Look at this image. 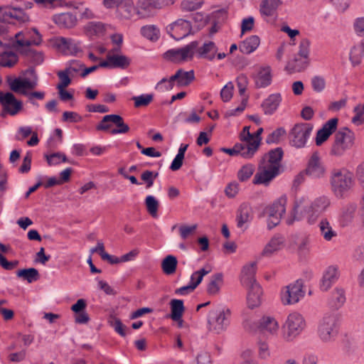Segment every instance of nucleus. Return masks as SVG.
Instances as JSON below:
<instances>
[{"label": "nucleus", "instance_id": "1", "mask_svg": "<svg viewBox=\"0 0 364 364\" xmlns=\"http://www.w3.org/2000/svg\"><path fill=\"white\" fill-rule=\"evenodd\" d=\"M330 204L331 200L326 196L318 197L311 203L304 198L296 200L287 223L291 225L295 220H301L306 215L308 223L314 224L318 216L326 211Z\"/></svg>", "mask_w": 364, "mask_h": 364}, {"label": "nucleus", "instance_id": "2", "mask_svg": "<svg viewBox=\"0 0 364 364\" xmlns=\"http://www.w3.org/2000/svg\"><path fill=\"white\" fill-rule=\"evenodd\" d=\"M282 150L277 148L264 155L259 162L257 172L254 176V184L268 186L279 173Z\"/></svg>", "mask_w": 364, "mask_h": 364}, {"label": "nucleus", "instance_id": "3", "mask_svg": "<svg viewBox=\"0 0 364 364\" xmlns=\"http://www.w3.org/2000/svg\"><path fill=\"white\" fill-rule=\"evenodd\" d=\"M341 315L336 311H327L318 321L316 334L325 344L335 342L340 330Z\"/></svg>", "mask_w": 364, "mask_h": 364}, {"label": "nucleus", "instance_id": "4", "mask_svg": "<svg viewBox=\"0 0 364 364\" xmlns=\"http://www.w3.org/2000/svg\"><path fill=\"white\" fill-rule=\"evenodd\" d=\"M330 183L334 195L338 198L346 197L355 185L353 174L345 168L333 169Z\"/></svg>", "mask_w": 364, "mask_h": 364}, {"label": "nucleus", "instance_id": "5", "mask_svg": "<svg viewBox=\"0 0 364 364\" xmlns=\"http://www.w3.org/2000/svg\"><path fill=\"white\" fill-rule=\"evenodd\" d=\"M230 310L225 306H217L209 311L208 325L210 331L219 334L230 324Z\"/></svg>", "mask_w": 364, "mask_h": 364}, {"label": "nucleus", "instance_id": "6", "mask_svg": "<svg viewBox=\"0 0 364 364\" xmlns=\"http://www.w3.org/2000/svg\"><path fill=\"white\" fill-rule=\"evenodd\" d=\"M353 132L346 127H343L334 135L330 154L334 156H341L353 147Z\"/></svg>", "mask_w": 364, "mask_h": 364}, {"label": "nucleus", "instance_id": "7", "mask_svg": "<svg viewBox=\"0 0 364 364\" xmlns=\"http://www.w3.org/2000/svg\"><path fill=\"white\" fill-rule=\"evenodd\" d=\"M304 296L303 282L299 279L285 286L280 291V299L284 305L297 304Z\"/></svg>", "mask_w": 364, "mask_h": 364}, {"label": "nucleus", "instance_id": "8", "mask_svg": "<svg viewBox=\"0 0 364 364\" xmlns=\"http://www.w3.org/2000/svg\"><path fill=\"white\" fill-rule=\"evenodd\" d=\"M286 204L287 198L282 196L272 205L264 208L263 214L267 218L269 230L279 224L283 214L286 212Z\"/></svg>", "mask_w": 364, "mask_h": 364}, {"label": "nucleus", "instance_id": "9", "mask_svg": "<svg viewBox=\"0 0 364 364\" xmlns=\"http://www.w3.org/2000/svg\"><path fill=\"white\" fill-rule=\"evenodd\" d=\"M285 338L287 341H292L298 336L305 328V321L299 313L290 314L283 326Z\"/></svg>", "mask_w": 364, "mask_h": 364}, {"label": "nucleus", "instance_id": "10", "mask_svg": "<svg viewBox=\"0 0 364 364\" xmlns=\"http://www.w3.org/2000/svg\"><path fill=\"white\" fill-rule=\"evenodd\" d=\"M33 31L36 33V38L32 40L30 39L29 31H20L16 33L11 42L12 47L18 52L26 54L30 50L31 45H39L41 42V36L36 28H33Z\"/></svg>", "mask_w": 364, "mask_h": 364}, {"label": "nucleus", "instance_id": "11", "mask_svg": "<svg viewBox=\"0 0 364 364\" xmlns=\"http://www.w3.org/2000/svg\"><path fill=\"white\" fill-rule=\"evenodd\" d=\"M313 127L308 123L295 124L289 133L290 144L296 148L305 146Z\"/></svg>", "mask_w": 364, "mask_h": 364}, {"label": "nucleus", "instance_id": "12", "mask_svg": "<svg viewBox=\"0 0 364 364\" xmlns=\"http://www.w3.org/2000/svg\"><path fill=\"white\" fill-rule=\"evenodd\" d=\"M197 47L198 41H192L183 48L167 50L164 55L166 59L175 63H181L193 58Z\"/></svg>", "mask_w": 364, "mask_h": 364}, {"label": "nucleus", "instance_id": "13", "mask_svg": "<svg viewBox=\"0 0 364 364\" xmlns=\"http://www.w3.org/2000/svg\"><path fill=\"white\" fill-rule=\"evenodd\" d=\"M164 0H137L135 14L139 18H148L154 16V10L161 7Z\"/></svg>", "mask_w": 364, "mask_h": 364}, {"label": "nucleus", "instance_id": "14", "mask_svg": "<svg viewBox=\"0 0 364 364\" xmlns=\"http://www.w3.org/2000/svg\"><path fill=\"white\" fill-rule=\"evenodd\" d=\"M191 23L184 19H178L166 27L168 33L177 41L188 36L191 32Z\"/></svg>", "mask_w": 364, "mask_h": 364}, {"label": "nucleus", "instance_id": "15", "mask_svg": "<svg viewBox=\"0 0 364 364\" xmlns=\"http://www.w3.org/2000/svg\"><path fill=\"white\" fill-rule=\"evenodd\" d=\"M0 104L4 112L13 116L18 114L22 109L21 101L18 100L11 92L4 94L0 92Z\"/></svg>", "mask_w": 364, "mask_h": 364}, {"label": "nucleus", "instance_id": "16", "mask_svg": "<svg viewBox=\"0 0 364 364\" xmlns=\"http://www.w3.org/2000/svg\"><path fill=\"white\" fill-rule=\"evenodd\" d=\"M306 174L314 178H320L324 176L326 168L323 166L318 152H314L309 159Z\"/></svg>", "mask_w": 364, "mask_h": 364}, {"label": "nucleus", "instance_id": "17", "mask_svg": "<svg viewBox=\"0 0 364 364\" xmlns=\"http://www.w3.org/2000/svg\"><path fill=\"white\" fill-rule=\"evenodd\" d=\"M55 45L66 55H76L81 50L79 42L72 38L58 37L55 39Z\"/></svg>", "mask_w": 364, "mask_h": 364}, {"label": "nucleus", "instance_id": "18", "mask_svg": "<svg viewBox=\"0 0 364 364\" xmlns=\"http://www.w3.org/2000/svg\"><path fill=\"white\" fill-rule=\"evenodd\" d=\"M356 210L357 205L353 203H347L341 208L338 223L341 227H347L353 223Z\"/></svg>", "mask_w": 364, "mask_h": 364}, {"label": "nucleus", "instance_id": "19", "mask_svg": "<svg viewBox=\"0 0 364 364\" xmlns=\"http://www.w3.org/2000/svg\"><path fill=\"white\" fill-rule=\"evenodd\" d=\"M338 119L332 118L327 121L323 127L317 132L316 137V144L318 146L321 145L331 134L336 131L338 124Z\"/></svg>", "mask_w": 364, "mask_h": 364}, {"label": "nucleus", "instance_id": "20", "mask_svg": "<svg viewBox=\"0 0 364 364\" xmlns=\"http://www.w3.org/2000/svg\"><path fill=\"white\" fill-rule=\"evenodd\" d=\"M119 48H115L108 52V58L112 68H127L131 63V59L126 55L119 54Z\"/></svg>", "mask_w": 364, "mask_h": 364}, {"label": "nucleus", "instance_id": "21", "mask_svg": "<svg viewBox=\"0 0 364 364\" xmlns=\"http://www.w3.org/2000/svg\"><path fill=\"white\" fill-rule=\"evenodd\" d=\"M249 289L247 296V303L250 309L259 306L262 302V290L258 283L246 285Z\"/></svg>", "mask_w": 364, "mask_h": 364}, {"label": "nucleus", "instance_id": "22", "mask_svg": "<svg viewBox=\"0 0 364 364\" xmlns=\"http://www.w3.org/2000/svg\"><path fill=\"white\" fill-rule=\"evenodd\" d=\"M339 277V272L336 266L328 267L323 273L320 284V288L322 291L328 290L333 284H334Z\"/></svg>", "mask_w": 364, "mask_h": 364}, {"label": "nucleus", "instance_id": "23", "mask_svg": "<svg viewBox=\"0 0 364 364\" xmlns=\"http://www.w3.org/2000/svg\"><path fill=\"white\" fill-rule=\"evenodd\" d=\"M195 52L198 58L212 61L218 53V47L214 42L206 41L200 46L198 45Z\"/></svg>", "mask_w": 364, "mask_h": 364}, {"label": "nucleus", "instance_id": "24", "mask_svg": "<svg viewBox=\"0 0 364 364\" xmlns=\"http://www.w3.org/2000/svg\"><path fill=\"white\" fill-rule=\"evenodd\" d=\"M309 62V58L296 54L292 60L288 61L285 70L290 73L301 72L308 67Z\"/></svg>", "mask_w": 364, "mask_h": 364}, {"label": "nucleus", "instance_id": "25", "mask_svg": "<svg viewBox=\"0 0 364 364\" xmlns=\"http://www.w3.org/2000/svg\"><path fill=\"white\" fill-rule=\"evenodd\" d=\"M53 20L60 28H70L75 26L77 18L71 13H62L55 15Z\"/></svg>", "mask_w": 364, "mask_h": 364}, {"label": "nucleus", "instance_id": "26", "mask_svg": "<svg viewBox=\"0 0 364 364\" xmlns=\"http://www.w3.org/2000/svg\"><path fill=\"white\" fill-rule=\"evenodd\" d=\"M221 151L230 156L240 155L243 158L250 159L255 154V146L243 147L242 145L236 144L232 149L222 148Z\"/></svg>", "mask_w": 364, "mask_h": 364}, {"label": "nucleus", "instance_id": "27", "mask_svg": "<svg viewBox=\"0 0 364 364\" xmlns=\"http://www.w3.org/2000/svg\"><path fill=\"white\" fill-rule=\"evenodd\" d=\"M252 219V211L251 207L247 204L241 205L237 215V227L241 229H246L245 224L250 223Z\"/></svg>", "mask_w": 364, "mask_h": 364}, {"label": "nucleus", "instance_id": "28", "mask_svg": "<svg viewBox=\"0 0 364 364\" xmlns=\"http://www.w3.org/2000/svg\"><path fill=\"white\" fill-rule=\"evenodd\" d=\"M240 139L242 142L238 143L242 145L243 147L252 148V146H255V152L257 151L260 139L257 137H255L254 134L250 132V128L248 127H245L243 128L242 132L240 134Z\"/></svg>", "mask_w": 364, "mask_h": 364}, {"label": "nucleus", "instance_id": "29", "mask_svg": "<svg viewBox=\"0 0 364 364\" xmlns=\"http://www.w3.org/2000/svg\"><path fill=\"white\" fill-rule=\"evenodd\" d=\"M284 237L280 234L274 235L264 247L262 254L269 256L282 249L284 244Z\"/></svg>", "mask_w": 364, "mask_h": 364}, {"label": "nucleus", "instance_id": "30", "mask_svg": "<svg viewBox=\"0 0 364 364\" xmlns=\"http://www.w3.org/2000/svg\"><path fill=\"white\" fill-rule=\"evenodd\" d=\"M255 85L257 87H265L272 82L271 68L269 66L259 68L255 77Z\"/></svg>", "mask_w": 364, "mask_h": 364}, {"label": "nucleus", "instance_id": "31", "mask_svg": "<svg viewBox=\"0 0 364 364\" xmlns=\"http://www.w3.org/2000/svg\"><path fill=\"white\" fill-rule=\"evenodd\" d=\"M318 226L320 235L326 241H331L337 237V232L333 228L327 218H322Z\"/></svg>", "mask_w": 364, "mask_h": 364}, {"label": "nucleus", "instance_id": "32", "mask_svg": "<svg viewBox=\"0 0 364 364\" xmlns=\"http://www.w3.org/2000/svg\"><path fill=\"white\" fill-rule=\"evenodd\" d=\"M259 328L262 332L274 334L279 329V323L273 317L263 316L259 320Z\"/></svg>", "mask_w": 364, "mask_h": 364}, {"label": "nucleus", "instance_id": "33", "mask_svg": "<svg viewBox=\"0 0 364 364\" xmlns=\"http://www.w3.org/2000/svg\"><path fill=\"white\" fill-rule=\"evenodd\" d=\"M281 102L279 94L270 95L262 103L263 110L265 114H272L277 109Z\"/></svg>", "mask_w": 364, "mask_h": 364}, {"label": "nucleus", "instance_id": "34", "mask_svg": "<svg viewBox=\"0 0 364 364\" xmlns=\"http://www.w3.org/2000/svg\"><path fill=\"white\" fill-rule=\"evenodd\" d=\"M257 263L251 262L243 267L242 274V282L244 285H249L257 283L254 275L256 272Z\"/></svg>", "mask_w": 364, "mask_h": 364}, {"label": "nucleus", "instance_id": "35", "mask_svg": "<svg viewBox=\"0 0 364 364\" xmlns=\"http://www.w3.org/2000/svg\"><path fill=\"white\" fill-rule=\"evenodd\" d=\"M259 43L260 39L257 36H251L242 42L239 48L242 53L250 54L258 48Z\"/></svg>", "mask_w": 364, "mask_h": 364}, {"label": "nucleus", "instance_id": "36", "mask_svg": "<svg viewBox=\"0 0 364 364\" xmlns=\"http://www.w3.org/2000/svg\"><path fill=\"white\" fill-rule=\"evenodd\" d=\"M223 284V275L222 273H216L211 276L207 287V292L210 295H216L219 293Z\"/></svg>", "mask_w": 364, "mask_h": 364}, {"label": "nucleus", "instance_id": "37", "mask_svg": "<svg viewBox=\"0 0 364 364\" xmlns=\"http://www.w3.org/2000/svg\"><path fill=\"white\" fill-rule=\"evenodd\" d=\"M180 73L181 70H178L175 75H172L168 80L166 77L162 78L156 84L155 89L161 92L171 90L173 87L174 81H177V83L178 84Z\"/></svg>", "mask_w": 364, "mask_h": 364}, {"label": "nucleus", "instance_id": "38", "mask_svg": "<svg viewBox=\"0 0 364 364\" xmlns=\"http://www.w3.org/2000/svg\"><path fill=\"white\" fill-rule=\"evenodd\" d=\"M282 4V0H263L260 11L267 16H272L276 10Z\"/></svg>", "mask_w": 364, "mask_h": 364}, {"label": "nucleus", "instance_id": "39", "mask_svg": "<svg viewBox=\"0 0 364 364\" xmlns=\"http://www.w3.org/2000/svg\"><path fill=\"white\" fill-rule=\"evenodd\" d=\"M171 314L170 318L173 321H178L182 318L185 308L183 301L180 299H172L170 302Z\"/></svg>", "mask_w": 364, "mask_h": 364}, {"label": "nucleus", "instance_id": "40", "mask_svg": "<svg viewBox=\"0 0 364 364\" xmlns=\"http://www.w3.org/2000/svg\"><path fill=\"white\" fill-rule=\"evenodd\" d=\"M117 11L121 13L127 19L131 18L135 14V5L132 0H121Z\"/></svg>", "mask_w": 364, "mask_h": 364}, {"label": "nucleus", "instance_id": "41", "mask_svg": "<svg viewBox=\"0 0 364 364\" xmlns=\"http://www.w3.org/2000/svg\"><path fill=\"white\" fill-rule=\"evenodd\" d=\"M178 261L175 256L167 255L161 262V268L166 274H173L177 267Z\"/></svg>", "mask_w": 364, "mask_h": 364}, {"label": "nucleus", "instance_id": "42", "mask_svg": "<svg viewBox=\"0 0 364 364\" xmlns=\"http://www.w3.org/2000/svg\"><path fill=\"white\" fill-rule=\"evenodd\" d=\"M363 56H364V41L352 48L350 53V60L352 65L356 66L360 64Z\"/></svg>", "mask_w": 364, "mask_h": 364}, {"label": "nucleus", "instance_id": "43", "mask_svg": "<svg viewBox=\"0 0 364 364\" xmlns=\"http://www.w3.org/2000/svg\"><path fill=\"white\" fill-rule=\"evenodd\" d=\"M141 34L151 41H156L159 38L160 31L155 25H146L141 28Z\"/></svg>", "mask_w": 364, "mask_h": 364}, {"label": "nucleus", "instance_id": "44", "mask_svg": "<svg viewBox=\"0 0 364 364\" xmlns=\"http://www.w3.org/2000/svg\"><path fill=\"white\" fill-rule=\"evenodd\" d=\"M18 277L26 280L28 283L37 281L40 276L38 271L35 268L22 269L16 272Z\"/></svg>", "mask_w": 364, "mask_h": 364}, {"label": "nucleus", "instance_id": "45", "mask_svg": "<svg viewBox=\"0 0 364 364\" xmlns=\"http://www.w3.org/2000/svg\"><path fill=\"white\" fill-rule=\"evenodd\" d=\"M212 271V267L209 264H206L202 269L193 272L191 276L190 283L196 288L202 282L203 278Z\"/></svg>", "mask_w": 364, "mask_h": 364}, {"label": "nucleus", "instance_id": "46", "mask_svg": "<svg viewBox=\"0 0 364 364\" xmlns=\"http://www.w3.org/2000/svg\"><path fill=\"white\" fill-rule=\"evenodd\" d=\"M25 75H30L31 77L21 78V82L24 90L26 89L32 90L37 86L38 77L33 69H28Z\"/></svg>", "mask_w": 364, "mask_h": 364}, {"label": "nucleus", "instance_id": "47", "mask_svg": "<svg viewBox=\"0 0 364 364\" xmlns=\"http://www.w3.org/2000/svg\"><path fill=\"white\" fill-rule=\"evenodd\" d=\"M112 123L114 124L117 128L113 129L110 131L112 134H125L129 132V126L124 122L122 117L118 114H114V117H111Z\"/></svg>", "mask_w": 364, "mask_h": 364}, {"label": "nucleus", "instance_id": "48", "mask_svg": "<svg viewBox=\"0 0 364 364\" xmlns=\"http://www.w3.org/2000/svg\"><path fill=\"white\" fill-rule=\"evenodd\" d=\"M85 31L89 36H99L105 31V24L100 21H91L86 25Z\"/></svg>", "mask_w": 364, "mask_h": 364}, {"label": "nucleus", "instance_id": "49", "mask_svg": "<svg viewBox=\"0 0 364 364\" xmlns=\"http://www.w3.org/2000/svg\"><path fill=\"white\" fill-rule=\"evenodd\" d=\"M346 301V296L344 291L341 289H336L332 294L331 301L329 305L335 309H338L341 308Z\"/></svg>", "mask_w": 364, "mask_h": 364}, {"label": "nucleus", "instance_id": "50", "mask_svg": "<svg viewBox=\"0 0 364 364\" xmlns=\"http://www.w3.org/2000/svg\"><path fill=\"white\" fill-rule=\"evenodd\" d=\"M18 61V56L13 52H4L0 54V66L11 68Z\"/></svg>", "mask_w": 364, "mask_h": 364}, {"label": "nucleus", "instance_id": "51", "mask_svg": "<svg viewBox=\"0 0 364 364\" xmlns=\"http://www.w3.org/2000/svg\"><path fill=\"white\" fill-rule=\"evenodd\" d=\"M147 211L153 217H156L159 208V201L153 196H148L145 199Z\"/></svg>", "mask_w": 364, "mask_h": 364}, {"label": "nucleus", "instance_id": "52", "mask_svg": "<svg viewBox=\"0 0 364 364\" xmlns=\"http://www.w3.org/2000/svg\"><path fill=\"white\" fill-rule=\"evenodd\" d=\"M7 82L10 87V89L13 92L21 93L23 95H27L26 90H24L23 87L21 77H16L14 79L11 77H8Z\"/></svg>", "mask_w": 364, "mask_h": 364}, {"label": "nucleus", "instance_id": "53", "mask_svg": "<svg viewBox=\"0 0 364 364\" xmlns=\"http://www.w3.org/2000/svg\"><path fill=\"white\" fill-rule=\"evenodd\" d=\"M254 171L255 166L252 164H248L244 165L238 171V179L240 181H246L252 176Z\"/></svg>", "mask_w": 364, "mask_h": 364}, {"label": "nucleus", "instance_id": "54", "mask_svg": "<svg viewBox=\"0 0 364 364\" xmlns=\"http://www.w3.org/2000/svg\"><path fill=\"white\" fill-rule=\"evenodd\" d=\"M109 322L110 326L120 336L124 337L127 335V330H128V328L121 322L119 318L114 316L111 317Z\"/></svg>", "mask_w": 364, "mask_h": 364}, {"label": "nucleus", "instance_id": "55", "mask_svg": "<svg viewBox=\"0 0 364 364\" xmlns=\"http://www.w3.org/2000/svg\"><path fill=\"white\" fill-rule=\"evenodd\" d=\"M181 70L180 77L178 80V85L180 86H186L189 85L195 78L194 71H184L182 69H179Z\"/></svg>", "mask_w": 364, "mask_h": 364}, {"label": "nucleus", "instance_id": "56", "mask_svg": "<svg viewBox=\"0 0 364 364\" xmlns=\"http://www.w3.org/2000/svg\"><path fill=\"white\" fill-rule=\"evenodd\" d=\"M355 113L352 118V122L355 125H361L364 122V103L358 105L353 109Z\"/></svg>", "mask_w": 364, "mask_h": 364}, {"label": "nucleus", "instance_id": "57", "mask_svg": "<svg viewBox=\"0 0 364 364\" xmlns=\"http://www.w3.org/2000/svg\"><path fill=\"white\" fill-rule=\"evenodd\" d=\"M286 134V131L284 128L279 127L276 130L269 134L267 139L266 142L267 144H278L282 136Z\"/></svg>", "mask_w": 364, "mask_h": 364}, {"label": "nucleus", "instance_id": "58", "mask_svg": "<svg viewBox=\"0 0 364 364\" xmlns=\"http://www.w3.org/2000/svg\"><path fill=\"white\" fill-rule=\"evenodd\" d=\"M153 95H141L139 96H135L132 97V100L134 102V106L136 107L147 106L153 100Z\"/></svg>", "mask_w": 364, "mask_h": 364}, {"label": "nucleus", "instance_id": "59", "mask_svg": "<svg viewBox=\"0 0 364 364\" xmlns=\"http://www.w3.org/2000/svg\"><path fill=\"white\" fill-rule=\"evenodd\" d=\"M201 4V0H183L181 6L184 11H192L199 9Z\"/></svg>", "mask_w": 364, "mask_h": 364}, {"label": "nucleus", "instance_id": "60", "mask_svg": "<svg viewBox=\"0 0 364 364\" xmlns=\"http://www.w3.org/2000/svg\"><path fill=\"white\" fill-rule=\"evenodd\" d=\"M84 64L78 60H72L69 63L65 70L70 74L71 77L75 76L80 71L82 72Z\"/></svg>", "mask_w": 364, "mask_h": 364}, {"label": "nucleus", "instance_id": "61", "mask_svg": "<svg viewBox=\"0 0 364 364\" xmlns=\"http://www.w3.org/2000/svg\"><path fill=\"white\" fill-rule=\"evenodd\" d=\"M11 13V20L14 19L21 23L27 22L29 20L28 16L21 8L12 7Z\"/></svg>", "mask_w": 364, "mask_h": 364}, {"label": "nucleus", "instance_id": "62", "mask_svg": "<svg viewBox=\"0 0 364 364\" xmlns=\"http://www.w3.org/2000/svg\"><path fill=\"white\" fill-rule=\"evenodd\" d=\"M311 42L307 38H303L299 45L297 55L309 58Z\"/></svg>", "mask_w": 364, "mask_h": 364}, {"label": "nucleus", "instance_id": "63", "mask_svg": "<svg viewBox=\"0 0 364 364\" xmlns=\"http://www.w3.org/2000/svg\"><path fill=\"white\" fill-rule=\"evenodd\" d=\"M46 159L49 165H57L60 164L61 161H66L67 158L65 154L58 152L54 153L50 155L46 156Z\"/></svg>", "mask_w": 364, "mask_h": 364}, {"label": "nucleus", "instance_id": "64", "mask_svg": "<svg viewBox=\"0 0 364 364\" xmlns=\"http://www.w3.org/2000/svg\"><path fill=\"white\" fill-rule=\"evenodd\" d=\"M353 30L358 36H364V17H358L354 20Z\"/></svg>", "mask_w": 364, "mask_h": 364}]
</instances>
